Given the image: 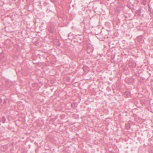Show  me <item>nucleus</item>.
Returning <instances> with one entry per match:
<instances>
[{
	"label": "nucleus",
	"mask_w": 153,
	"mask_h": 153,
	"mask_svg": "<svg viewBox=\"0 0 153 153\" xmlns=\"http://www.w3.org/2000/svg\"><path fill=\"white\" fill-rule=\"evenodd\" d=\"M2 119L3 120V123H4L5 121V118L4 117H3Z\"/></svg>",
	"instance_id": "f03ea898"
},
{
	"label": "nucleus",
	"mask_w": 153,
	"mask_h": 153,
	"mask_svg": "<svg viewBox=\"0 0 153 153\" xmlns=\"http://www.w3.org/2000/svg\"><path fill=\"white\" fill-rule=\"evenodd\" d=\"M48 30L51 33H53L55 30V26H49Z\"/></svg>",
	"instance_id": "f257e3e1"
}]
</instances>
